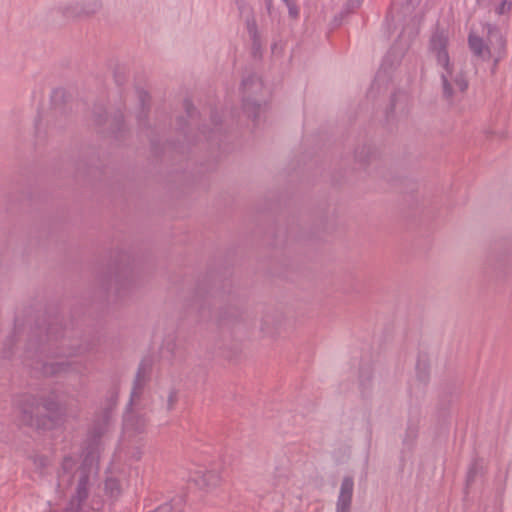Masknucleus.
<instances>
[{
	"label": "nucleus",
	"mask_w": 512,
	"mask_h": 512,
	"mask_svg": "<svg viewBox=\"0 0 512 512\" xmlns=\"http://www.w3.org/2000/svg\"><path fill=\"white\" fill-rule=\"evenodd\" d=\"M96 471L97 466L93 455L86 456L80 466H78V460L72 456L63 459L58 475L59 485L66 487L74 481L77 483L75 495L64 512H96L103 507V501L100 499L93 498L91 506L87 503L91 478Z\"/></svg>",
	"instance_id": "nucleus-1"
},
{
	"label": "nucleus",
	"mask_w": 512,
	"mask_h": 512,
	"mask_svg": "<svg viewBox=\"0 0 512 512\" xmlns=\"http://www.w3.org/2000/svg\"><path fill=\"white\" fill-rule=\"evenodd\" d=\"M45 346L32 354V362L29 364L32 369L39 370L45 376H54L68 371H77L76 362L68 358L76 355L74 350L68 352H53L52 354H44Z\"/></svg>",
	"instance_id": "nucleus-2"
},
{
	"label": "nucleus",
	"mask_w": 512,
	"mask_h": 512,
	"mask_svg": "<svg viewBox=\"0 0 512 512\" xmlns=\"http://www.w3.org/2000/svg\"><path fill=\"white\" fill-rule=\"evenodd\" d=\"M437 70L444 98L449 102L459 100L468 88V80L462 67L451 60L438 66Z\"/></svg>",
	"instance_id": "nucleus-3"
},
{
	"label": "nucleus",
	"mask_w": 512,
	"mask_h": 512,
	"mask_svg": "<svg viewBox=\"0 0 512 512\" xmlns=\"http://www.w3.org/2000/svg\"><path fill=\"white\" fill-rule=\"evenodd\" d=\"M263 91V83L261 79L255 75L250 74L244 76L241 83L243 110L248 117L256 120L263 110V107L257 98Z\"/></svg>",
	"instance_id": "nucleus-4"
},
{
	"label": "nucleus",
	"mask_w": 512,
	"mask_h": 512,
	"mask_svg": "<svg viewBox=\"0 0 512 512\" xmlns=\"http://www.w3.org/2000/svg\"><path fill=\"white\" fill-rule=\"evenodd\" d=\"M449 36L444 30H436L429 42V52L435 59L437 67L451 61L448 52Z\"/></svg>",
	"instance_id": "nucleus-5"
},
{
	"label": "nucleus",
	"mask_w": 512,
	"mask_h": 512,
	"mask_svg": "<svg viewBox=\"0 0 512 512\" xmlns=\"http://www.w3.org/2000/svg\"><path fill=\"white\" fill-rule=\"evenodd\" d=\"M487 41L491 59H493L495 65H497L505 55L506 40L499 29L489 26Z\"/></svg>",
	"instance_id": "nucleus-6"
},
{
	"label": "nucleus",
	"mask_w": 512,
	"mask_h": 512,
	"mask_svg": "<svg viewBox=\"0 0 512 512\" xmlns=\"http://www.w3.org/2000/svg\"><path fill=\"white\" fill-rule=\"evenodd\" d=\"M191 480L201 489L211 490L221 483V475L217 470L199 469L190 476Z\"/></svg>",
	"instance_id": "nucleus-7"
},
{
	"label": "nucleus",
	"mask_w": 512,
	"mask_h": 512,
	"mask_svg": "<svg viewBox=\"0 0 512 512\" xmlns=\"http://www.w3.org/2000/svg\"><path fill=\"white\" fill-rule=\"evenodd\" d=\"M354 490V481L350 476L344 477L340 491L338 495V499L336 502V511L335 512H350L351 504H352V496Z\"/></svg>",
	"instance_id": "nucleus-8"
},
{
	"label": "nucleus",
	"mask_w": 512,
	"mask_h": 512,
	"mask_svg": "<svg viewBox=\"0 0 512 512\" xmlns=\"http://www.w3.org/2000/svg\"><path fill=\"white\" fill-rule=\"evenodd\" d=\"M146 429V420L141 417L127 412L123 421V438L131 439L132 437L142 434Z\"/></svg>",
	"instance_id": "nucleus-9"
},
{
	"label": "nucleus",
	"mask_w": 512,
	"mask_h": 512,
	"mask_svg": "<svg viewBox=\"0 0 512 512\" xmlns=\"http://www.w3.org/2000/svg\"><path fill=\"white\" fill-rule=\"evenodd\" d=\"M101 7L100 0H82L71 5L65 12L68 16H89L96 13Z\"/></svg>",
	"instance_id": "nucleus-10"
},
{
	"label": "nucleus",
	"mask_w": 512,
	"mask_h": 512,
	"mask_svg": "<svg viewBox=\"0 0 512 512\" xmlns=\"http://www.w3.org/2000/svg\"><path fill=\"white\" fill-rule=\"evenodd\" d=\"M13 405L25 417H30L40 403L33 395L23 394L13 399Z\"/></svg>",
	"instance_id": "nucleus-11"
},
{
	"label": "nucleus",
	"mask_w": 512,
	"mask_h": 512,
	"mask_svg": "<svg viewBox=\"0 0 512 512\" xmlns=\"http://www.w3.org/2000/svg\"><path fill=\"white\" fill-rule=\"evenodd\" d=\"M468 43L474 55L480 57L483 60L491 59L488 42L484 43V41L479 36L471 33L468 38Z\"/></svg>",
	"instance_id": "nucleus-12"
},
{
	"label": "nucleus",
	"mask_w": 512,
	"mask_h": 512,
	"mask_svg": "<svg viewBox=\"0 0 512 512\" xmlns=\"http://www.w3.org/2000/svg\"><path fill=\"white\" fill-rule=\"evenodd\" d=\"M116 401H117V393L115 391H113V392H111V394L109 396L108 406L105 409V412L103 414L102 423L97 424L93 429V432H92L93 439L100 437L107 431L109 419H110L109 410L112 409L113 406H115Z\"/></svg>",
	"instance_id": "nucleus-13"
},
{
	"label": "nucleus",
	"mask_w": 512,
	"mask_h": 512,
	"mask_svg": "<svg viewBox=\"0 0 512 512\" xmlns=\"http://www.w3.org/2000/svg\"><path fill=\"white\" fill-rule=\"evenodd\" d=\"M145 381H146V368L142 364L138 369V372H137V375H136V378L134 381V386L131 391V398H130L129 405H132L133 402L135 401V399L139 397L141 390L145 384Z\"/></svg>",
	"instance_id": "nucleus-14"
},
{
	"label": "nucleus",
	"mask_w": 512,
	"mask_h": 512,
	"mask_svg": "<svg viewBox=\"0 0 512 512\" xmlns=\"http://www.w3.org/2000/svg\"><path fill=\"white\" fill-rule=\"evenodd\" d=\"M416 378L420 385H425L427 383L429 378V370L426 360H418L416 364Z\"/></svg>",
	"instance_id": "nucleus-15"
},
{
	"label": "nucleus",
	"mask_w": 512,
	"mask_h": 512,
	"mask_svg": "<svg viewBox=\"0 0 512 512\" xmlns=\"http://www.w3.org/2000/svg\"><path fill=\"white\" fill-rule=\"evenodd\" d=\"M105 490L110 497H116L120 491L119 482L113 478L107 479L105 482Z\"/></svg>",
	"instance_id": "nucleus-16"
},
{
	"label": "nucleus",
	"mask_w": 512,
	"mask_h": 512,
	"mask_svg": "<svg viewBox=\"0 0 512 512\" xmlns=\"http://www.w3.org/2000/svg\"><path fill=\"white\" fill-rule=\"evenodd\" d=\"M512 10L511 0H502L496 7L495 12L497 15H506Z\"/></svg>",
	"instance_id": "nucleus-17"
},
{
	"label": "nucleus",
	"mask_w": 512,
	"mask_h": 512,
	"mask_svg": "<svg viewBox=\"0 0 512 512\" xmlns=\"http://www.w3.org/2000/svg\"><path fill=\"white\" fill-rule=\"evenodd\" d=\"M417 433H418V430H417L416 426H408L406 433H405V437L403 439L404 443H407V444L412 443L416 439Z\"/></svg>",
	"instance_id": "nucleus-18"
},
{
	"label": "nucleus",
	"mask_w": 512,
	"mask_h": 512,
	"mask_svg": "<svg viewBox=\"0 0 512 512\" xmlns=\"http://www.w3.org/2000/svg\"><path fill=\"white\" fill-rule=\"evenodd\" d=\"M285 5L287 6L290 17L297 18L299 16V8L294 0Z\"/></svg>",
	"instance_id": "nucleus-19"
},
{
	"label": "nucleus",
	"mask_w": 512,
	"mask_h": 512,
	"mask_svg": "<svg viewBox=\"0 0 512 512\" xmlns=\"http://www.w3.org/2000/svg\"><path fill=\"white\" fill-rule=\"evenodd\" d=\"M33 462L38 468H45L48 465V459L45 456H35Z\"/></svg>",
	"instance_id": "nucleus-20"
},
{
	"label": "nucleus",
	"mask_w": 512,
	"mask_h": 512,
	"mask_svg": "<svg viewBox=\"0 0 512 512\" xmlns=\"http://www.w3.org/2000/svg\"><path fill=\"white\" fill-rule=\"evenodd\" d=\"M56 333H57L56 326L55 325H50L49 328L47 329V341L51 342L54 337L56 339L57 338L56 337Z\"/></svg>",
	"instance_id": "nucleus-21"
},
{
	"label": "nucleus",
	"mask_w": 512,
	"mask_h": 512,
	"mask_svg": "<svg viewBox=\"0 0 512 512\" xmlns=\"http://www.w3.org/2000/svg\"><path fill=\"white\" fill-rule=\"evenodd\" d=\"M176 400H177V395H176V392L174 390L170 391L169 393V396H168V409H172L174 404L176 403Z\"/></svg>",
	"instance_id": "nucleus-22"
},
{
	"label": "nucleus",
	"mask_w": 512,
	"mask_h": 512,
	"mask_svg": "<svg viewBox=\"0 0 512 512\" xmlns=\"http://www.w3.org/2000/svg\"><path fill=\"white\" fill-rule=\"evenodd\" d=\"M475 475H476V465L474 464L473 466L470 467L468 474H467V483L468 484H470L473 481Z\"/></svg>",
	"instance_id": "nucleus-23"
},
{
	"label": "nucleus",
	"mask_w": 512,
	"mask_h": 512,
	"mask_svg": "<svg viewBox=\"0 0 512 512\" xmlns=\"http://www.w3.org/2000/svg\"><path fill=\"white\" fill-rule=\"evenodd\" d=\"M43 406L45 407V409L47 411H51L52 412V411L56 410L57 404L54 403V402H47L46 401V402L43 403Z\"/></svg>",
	"instance_id": "nucleus-24"
},
{
	"label": "nucleus",
	"mask_w": 512,
	"mask_h": 512,
	"mask_svg": "<svg viewBox=\"0 0 512 512\" xmlns=\"http://www.w3.org/2000/svg\"><path fill=\"white\" fill-rule=\"evenodd\" d=\"M362 1L363 0H349V5L352 8H356V7H358L361 4Z\"/></svg>",
	"instance_id": "nucleus-25"
},
{
	"label": "nucleus",
	"mask_w": 512,
	"mask_h": 512,
	"mask_svg": "<svg viewBox=\"0 0 512 512\" xmlns=\"http://www.w3.org/2000/svg\"><path fill=\"white\" fill-rule=\"evenodd\" d=\"M479 5H486L490 0H476Z\"/></svg>",
	"instance_id": "nucleus-26"
},
{
	"label": "nucleus",
	"mask_w": 512,
	"mask_h": 512,
	"mask_svg": "<svg viewBox=\"0 0 512 512\" xmlns=\"http://www.w3.org/2000/svg\"><path fill=\"white\" fill-rule=\"evenodd\" d=\"M409 44H410V40H405V41L403 42V44H402V48H403V49H406V48L409 46Z\"/></svg>",
	"instance_id": "nucleus-27"
},
{
	"label": "nucleus",
	"mask_w": 512,
	"mask_h": 512,
	"mask_svg": "<svg viewBox=\"0 0 512 512\" xmlns=\"http://www.w3.org/2000/svg\"><path fill=\"white\" fill-rule=\"evenodd\" d=\"M285 4L291 2L292 0H282Z\"/></svg>",
	"instance_id": "nucleus-28"
}]
</instances>
